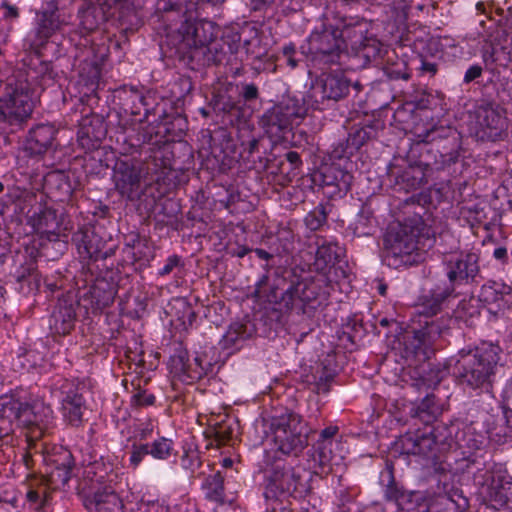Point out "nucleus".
I'll return each mask as SVG.
<instances>
[{"label":"nucleus","instance_id":"nucleus-11","mask_svg":"<svg viewBox=\"0 0 512 512\" xmlns=\"http://www.w3.org/2000/svg\"><path fill=\"white\" fill-rule=\"evenodd\" d=\"M350 83L342 72L324 74L319 83L308 92V98L312 99L311 109H324V102L338 101L349 92Z\"/></svg>","mask_w":512,"mask_h":512},{"label":"nucleus","instance_id":"nucleus-63","mask_svg":"<svg viewBox=\"0 0 512 512\" xmlns=\"http://www.w3.org/2000/svg\"><path fill=\"white\" fill-rule=\"evenodd\" d=\"M4 190V185L2 182H0V193Z\"/></svg>","mask_w":512,"mask_h":512},{"label":"nucleus","instance_id":"nucleus-57","mask_svg":"<svg viewBox=\"0 0 512 512\" xmlns=\"http://www.w3.org/2000/svg\"><path fill=\"white\" fill-rule=\"evenodd\" d=\"M423 69L426 70V71H429L431 73H436V65L435 64H432V63H424L423 64Z\"/></svg>","mask_w":512,"mask_h":512},{"label":"nucleus","instance_id":"nucleus-35","mask_svg":"<svg viewBox=\"0 0 512 512\" xmlns=\"http://www.w3.org/2000/svg\"><path fill=\"white\" fill-rule=\"evenodd\" d=\"M100 77V68L96 65H93L90 68V75L87 77V79H85L84 76L81 75V79L87 88V90L84 92V95H89L97 90L99 86Z\"/></svg>","mask_w":512,"mask_h":512},{"label":"nucleus","instance_id":"nucleus-41","mask_svg":"<svg viewBox=\"0 0 512 512\" xmlns=\"http://www.w3.org/2000/svg\"><path fill=\"white\" fill-rule=\"evenodd\" d=\"M98 291V286L93 287L92 295L96 299L97 308L103 309L110 306L114 301L115 291L112 288L105 290L102 297H99Z\"/></svg>","mask_w":512,"mask_h":512},{"label":"nucleus","instance_id":"nucleus-1","mask_svg":"<svg viewBox=\"0 0 512 512\" xmlns=\"http://www.w3.org/2000/svg\"><path fill=\"white\" fill-rule=\"evenodd\" d=\"M499 354L500 347L488 342H482L468 351L461 350L455 365L460 383L474 390L488 391L500 360Z\"/></svg>","mask_w":512,"mask_h":512},{"label":"nucleus","instance_id":"nucleus-34","mask_svg":"<svg viewBox=\"0 0 512 512\" xmlns=\"http://www.w3.org/2000/svg\"><path fill=\"white\" fill-rule=\"evenodd\" d=\"M171 371L178 376H186L189 372L188 359L186 353H179L171 357L170 360Z\"/></svg>","mask_w":512,"mask_h":512},{"label":"nucleus","instance_id":"nucleus-31","mask_svg":"<svg viewBox=\"0 0 512 512\" xmlns=\"http://www.w3.org/2000/svg\"><path fill=\"white\" fill-rule=\"evenodd\" d=\"M156 426L157 420L153 418L137 420L133 424V437L139 441L147 440L152 436Z\"/></svg>","mask_w":512,"mask_h":512},{"label":"nucleus","instance_id":"nucleus-19","mask_svg":"<svg viewBox=\"0 0 512 512\" xmlns=\"http://www.w3.org/2000/svg\"><path fill=\"white\" fill-rule=\"evenodd\" d=\"M316 244L317 251L313 266L317 272L327 276V279L331 281L328 275L340 256L341 247L337 242L320 237L317 238Z\"/></svg>","mask_w":512,"mask_h":512},{"label":"nucleus","instance_id":"nucleus-54","mask_svg":"<svg viewBox=\"0 0 512 512\" xmlns=\"http://www.w3.org/2000/svg\"><path fill=\"white\" fill-rule=\"evenodd\" d=\"M255 253L257 254V256L260 259H263V260H269L271 258V255L263 249H256Z\"/></svg>","mask_w":512,"mask_h":512},{"label":"nucleus","instance_id":"nucleus-44","mask_svg":"<svg viewBox=\"0 0 512 512\" xmlns=\"http://www.w3.org/2000/svg\"><path fill=\"white\" fill-rule=\"evenodd\" d=\"M481 214L482 212L478 210L477 208L471 209V208H462L461 209V215L465 218H467L468 222L471 225L478 224L481 222Z\"/></svg>","mask_w":512,"mask_h":512},{"label":"nucleus","instance_id":"nucleus-20","mask_svg":"<svg viewBox=\"0 0 512 512\" xmlns=\"http://www.w3.org/2000/svg\"><path fill=\"white\" fill-rule=\"evenodd\" d=\"M479 299L504 310L512 304V288L501 281H488L481 287Z\"/></svg>","mask_w":512,"mask_h":512},{"label":"nucleus","instance_id":"nucleus-39","mask_svg":"<svg viewBox=\"0 0 512 512\" xmlns=\"http://www.w3.org/2000/svg\"><path fill=\"white\" fill-rule=\"evenodd\" d=\"M155 396L145 390H139L131 396V406L133 407H147L155 403Z\"/></svg>","mask_w":512,"mask_h":512},{"label":"nucleus","instance_id":"nucleus-22","mask_svg":"<svg viewBox=\"0 0 512 512\" xmlns=\"http://www.w3.org/2000/svg\"><path fill=\"white\" fill-rule=\"evenodd\" d=\"M85 400L77 391H69L61 400L60 412L63 420L74 427L82 424Z\"/></svg>","mask_w":512,"mask_h":512},{"label":"nucleus","instance_id":"nucleus-38","mask_svg":"<svg viewBox=\"0 0 512 512\" xmlns=\"http://www.w3.org/2000/svg\"><path fill=\"white\" fill-rule=\"evenodd\" d=\"M189 372H187V378L190 380H196L202 378L208 370L207 364L203 363L200 356H196L192 363H189Z\"/></svg>","mask_w":512,"mask_h":512},{"label":"nucleus","instance_id":"nucleus-28","mask_svg":"<svg viewBox=\"0 0 512 512\" xmlns=\"http://www.w3.org/2000/svg\"><path fill=\"white\" fill-rule=\"evenodd\" d=\"M363 33V26L358 23L345 24L341 30L338 28L339 38L343 40V48L348 47V42H350L352 47L361 43L363 39Z\"/></svg>","mask_w":512,"mask_h":512},{"label":"nucleus","instance_id":"nucleus-5","mask_svg":"<svg viewBox=\"0 0 512 512\" xmlns=\"http://www.w3.org/2000/svg\"><path fill=\"white\" fill-rule=\"evenodd\" d=\"M267 444L284 455H299L308 445L306 423L295 413L283 414L272 419Z\"/></svg>","mask_w":512,"mask_h":512},{"label":"nucleus","instance_id":"nucleus-36","mask_svg":"<svg viewBox=\"0 0 512 512\" xmlns=\"http://www.w3.org/2000/svg\"><path fill=\"white\" fill-rule=\"evenodd\" d=\"M147 455H149V451L146 443L139 445L133 444L131 448V454L129 457V465L133 469H136Z\"/></svg>","mask_w":512,"mask_h":512},{"label":"nucleus","instance_id":"nucleus-18","mask_svg":"<svg viewBox=\"0 0 512 512\" xmlns=\"http://www.w3.org/2000/svg\"><path fill=\"white\" fill-rule=\"evenodd\" d=\"M57 130L53 125L40 124L29 131L25 150L31 155H42L53 145Z\"/></svg>","mask_w":512,"mask_h":512},{"label":"nucleus","instance_id":"nucleus-33","mask_svg":"<svg viewBox=\"0 0 512 512\" xmlns=\"http://www.w3.org/2000/svg\"><path fill=\"white\" fill-rule=\"evenodd\" d=\"M242 334V326H230L221 340L222 347L224 349L233 348L242 339Z\"/></svg>","mask_w":512,"mask_h":512},{"label":"nucleus","instance_id":"nucleus-58","mask_svg":"<svg viewBox=\"0 0 512 512\" xmlns=\"http://www.w3.org/2000/svg\"><path fill=\"white\" fill-rule=\"evenodd\" d=\"M287 63L291 68H295L297 66V61L294 59L293 56L287 57Z\"/></svg>","mask_w":512,"mask_h":512},{"label":"nucleus","instance_id":"nucleus-23","mask_svg":"<svg viewBox=\"0 0 512 512\" xmlns=\"http://www.w3.org/2000/svg\"><path fill=\"white\" fill-rule=\"evenodd\" d=\"M399 444L401 445L403 454L429 457L434 446V440L428 435L421 437L405 435L401 437Z\"/></svg>","mask_w":512,"mask_h":512},{"label":"nucleus","instance_id":"nucleus-48","mask_svg":"<svg viewBox=\"0 0 512 512\" xmlns=\"http://www.w3.org/2000/svg\"><path fill=\"white\" fill-rule=\"evenodd\" d=\"M341 173H342L341 180L338 183H336V186L340 190H344L345 192H347L350 189L352 175L348 172H341Z\"/></svg>","mask_w":512,"mask_h":512},{"label":"nucleus","instance_id":"nucleus-49","mask_svg":"<svg viewBox=\"0 0 512 512\" xmlns=\"http://www.w3.org/2000/svg\"><path fill=\"white\" fill-rule=\"evenodd\" d=\"M432 129H426L424 132H419L418 126H415V135L421 142H428Z\"/></svg>","mask_w":512,"mask_h":512},{"label":"nucleus","instance_id":"nucleus-25","mask_svg":"<svg viewBox=\"0 0 512 512\" xmlns=\"http://www.w3.org/2000/svg\"><path fill=\"white\" fill-rule=\"evenodd\" d=\"M440 334L441 328L438 324L434 321H426L424 327L414 331V340L417 342L414 345L416 352L422 351L426 353Z\"/></svg>","mask_w":512,"mask_h":512},{"label":"nucleus","instance_id":"nucleus-8","mask_svg":"<svg viewBox=\"0 0 512 512\" xmlns=\"http://www.w3.org/2000/svg\"><path fill=\"white\" fill-rule=\"evenodd\" d=\"M474 480L494 508L512 511V478L502 464H487L475 474Z\"/></svg>","mask_w":512,"mask_h":512},{"label":"nucleus","instance_id":"nucleus-26","mask_svg":"<svg viewBox=\"0 0 512 512\" xmlns=\"http://www.w3.org/2000/svg\"><path fill=\"white\" fill-rule=\"evenodd\" d=\"M75 318L76 313L72 306L59 308V310L53 314L55 331L60 334L69 333L74 327Z\"/></svg>","mask_w":512,"mask_h":512},{"label":"nucleus","instance_id":"nucleus-53","mask_svg":"<svg viewBox=\"0 0 512 512\" xmlns=\"http://www.w3.org/2000/svg\"><path fill=\"white\" fill-rule=\"evenodd\" d=\"M295 53V46L292 43H289L283 47V54L286 57L293 56Z\"/></svg>","mask_w":512,"mask_h":512},{"label":"nucleus","instance_id":"nucleus-46","mask_svg":"<svg viewBox=\"0 0 512 512\" xmlns=\"http://www.w3.org/2000/svg\"><path fill=\"white\" fill-rule=\"evenodd\" d=\"M441 308V300L436 298L432 301L431 305L425 304L423 306V310L420 311V314H424L425 316H433L440 311Z\"/></svg>","mask_w":512,"mask_h":512},{"label":"nucleus","instance_id":"nucleus-9","mask_svg":"<svg viewBox=\"0 0 512 512\" xmlns=\"http://www.w3.org/2000/svg\"><path fill=\"white\" fill-rule=\"evenodd\" d=\"M416 250V234L412 228L401 224L388 228L384 236V252L389 265L410 264Z\"/></svg>","mask_w":512,"mask_h":512},{"label":"nucleus","instance_id":"nucleus-3","mask_svg":"<svg viewBox=\"0 0 512 512\" xmlns=\"http://www.w3.org/2000/svg\"><path fill=\"white\" fill-rule=\"evenodd\" d=\"M47 461L54 466L49 479L32 476L24 485V506L41 512L49 501L51 490L64 487L71 478L74 460L71 452L62 447L56 448V452Z\"/></svg>","mask_w":512,"mask_h":512},{"label":"nucleus","instance_id":"nucleus-17","mask_svg":"<svg viewBox=\"0 0 512 512\" xmlns=\"http://www.w3.org/2000/svg\"><path fill=\"white\" fill-rule=\"evenodd\" d=\"M68 21L60 14L57 8L44 10L38 14V23L36 27L37 47L43 46L50 37L57 31H60Z\"/></svg>","mask_w":512,"mask_h":512},{"label":"nucleus","instance_id":"nucleus-15","mask_svg":"<svg viewBox=\"0 0 512 512\" xmlns=\"http://www.w3.org/2000/svg\"><path fill=\"white\" fill-rule=\"evenodd\" d=\"M469 506L463 492L451 487L444 493H439L430 499L426 512H465Z\"/></svg>","mask_w":512,"mask_h":512},{"label":"nucleus","instance_id":"nucleus-47","mask_svg":"<svg viewBox=\"0 0 512 512\" xmlns=\"http://www.w3.org/2000/svg\"><path fill=\"white\" fill-rule=\"evenodd\" d=\"M242 96L246 101L256 99L258 97V88L254 84H246L243 87Z\"/></svg>","mask_w":512,"mask_h":512},{"label":"nucleus","instance_id":"nucleus-62","mask_svg":"<svg viewBox=\"0 0 512 512\" xmlns=\"http://www.w3.org/2000/svg\"><path fill=\"white\" fill-rule=\"evenodd\" d=\"M329 460V457L325 454V452H322V459L321 462L324 463Z\"/></svg>","mask_w":512,"mask_h":512},{"label":"nucleus","instance_id":"nucleus-43","mask_svg":"<svg viewBox=\"0 0 512 512\" xmlns=\"http://www.w3.org/2000/svg\"><path fill=\"white\" fill-rule=\"evenodd\" d=\"M180 258L177 255H171L167 258L166 263L164 266L159 269L158 275L165 276L170 274L175 267L179 265Z\"/></svg>","mask_w":512,"mask_h":512},{"label":"nucleus","instance_id":"nucleus-51","mask_svg":"<svg viewBox=\"0 0 512 512\" xmlns=\"http://www.w3.org/2000/svg\"><path fill=\"white\" fill-rule=\"evenodd\" d=\"M493 256L497 260L506 261L507 260V249L502 246L497 247L493 252Z\"/></svg>","mask_w":512,"mask_h":512},{"label":"nucleus","instance_id":"nucleus-60","mask_svg":"<svg viewBox=\"0 0 512 512\" xmlns=\"http://www.w3.org/2000/svg\"><path fill=\"white\" fill-rule=\"evenodd\" d=\"M233 464V461L230 458H224L222 460V466L225 468L231 467Z\"/></svg>","mask_w":512,"mask_h":512},{"label":"nucleus","instance_id":"nucleus-13","mask_svg":"<svg viewBox=\"0 0 512 512\" xmlns=\"http://www.w3.org/2000/svg\"><path fill=\"white\" fill-rule=\"evenodd\" d=\"M506 127V118L498 108L480 106L475 112L474 133L481 140L498 139Z\"/></svg>","mask_w":512,"mask_h":512},{"label":"nucleus","instance_id":"nucleus-14","mask_svg":"<svg viewBox=\"0 0 512 512\" xmlns=\"http://www.w3.org/2000/svg\"><path fill=\"white\" fill-rule=\"evenodd\" d=\"M478 269V257L474 253L453 254L446 263L447 276L451 283L474 278Z\"/></svg>","mask_w":512,"mask_h":512},{"label":"nucleus","instance_id":"nucleus-21","mask_svg":"<svg viewBox=\"0 0 512 512\" xmlns=\"http://www.w3.org/2000/svg\"><path fill=\"white\" fill-rule=\"evenodd\" d=\"M28 224L33 228L34 232L54 241L59 236V221L57 214L50 208H44L38 213H34L28 219Z\"/></svg>","mask_w":512,"mask_h":512},{"label":"nucleus","instance_id":"nucleus-30","mask_svg":"<svg viewBox=\"0 0 512 512\" xmlns=\"http://www.w3.org/2000/svg\"><path fill=\"white\" fill-rule=\"evenodd\" d=\"M423 180V173L415 168H408L397 178L398 184H404L406 191L415 190L420 187Z\"/></svg>","mask_w":512,"mask_h":512},{"label":"nucleus","instance_id":"nucleus-52","mask_svg":"<svg viewBox=\"0 0 512 512\" xmlns=\"http://www.w3.org/2000/svg\"><path fill=\"white\" fill-rule=\"evenodd\" d=\"M5 16L6 17H17L18 16V10L17 8L13 7V6H10V5H5Z\"/></svg>","mask_w":512,"mask_h":512},{"label":"nucleus","instance_id":"nucleus-45","mask_svg":"<svg viewBox=\"0 0 512 512\" xmlns=\"http://www.w3.org/2000/svg\"><path fill=\"white\" fill-rule=\"evenodd\" d=\"M481 75L482 67L480 65H472L466 70L463 81L465 83H470L479 78Z\"/></svg>","mask_w":512,"mask_h":512},{"label":"nucleus","instance_id":"nucleus-55","mask_svg":"<svg viewBox=\"0 0 512 512\" xmlns=\"http://www.w3.org/2000/svg\"><path fill=\"white\" fill-rule=\"evenodd\" d=\"M250 249L249 248H246V247H240L238 248L237 252L235 253V255L239 258H243L244 256H246L248 253H249Z\"/></svg>","mask_w":512,"mask_h":512},{"label":"nucleus","instance_id":"nucleus-10","mask_svg":"<svg viewBox=\"0 0 512 512\" xmlns=\"http://www.w3.org/2000/svg\"><path fill=\"white\" fill-rule=\"evenodd\" d=\"M303 54L310 57L313 62L332 64L339 58L343 48V40L339 38L338 28H325L322 31H314L302 47Z\"/></svg>","mask_w":512,"mask_h":512},{"label":"nucleus","instance_id":"nucleus-61","mask_svg":"<svg viewBox=\"0 0 512 512\" xmlns=\"http://www.w3.org/2000/svg\"><path fill=\"white\" fill-rule=\"evenodd\" d=\"M80 134L81 135H79V141H80L81 145H84L85 144V142H84L85 139L83 137L84 131H81Z\"/></svg>","mask_w":512,"mask_h":512},{"label":"nucleus","instance_id":"nucleus-29","mask_svg":"<svg viewBox=\"0 0 512 512\" xmlns=\"http://www.w3.org/2000/svg\"><path fill=\"white\" fill-rule=\"evenodd\" d=\"M419 416L425 422H431L442 414V407L434 395H427L420 403Z\"/></svg>","mask_w":512,"mask_h":512},{"label":"nucleus","instance_id":"nucleus-64","mask_svg":"<svg viewBox=\"0 0 512 512\" xmlns=\"http://www.w3.org/2000/svg\"><path fill=\"white\" fill-rule=\"evenodd\" d=\"M0 37L2 38L3 41H5V36L2 35L1 33H0Z\"/></svg>","mask_w":512,"mask_h":512},{"label":"nucleus","instance_id":"nucleus-6","mask_svg":"<svg viewBox=\"0 0 512 512\" xmlns=\"http://www.w3.org/2000/svg\"><path fill=\"white\" fill-rule=\"evenodd\" d=\"M312 103L308 94L301 99L296 97L283 99L265 115V132L273 141H279L294 125L301 123Z\"/></svg>","mask_w":512,"mask_h":512},{"label":"nucleus","instance_id":"nucleus-27","mask_svg":"<svg viewBox=\"0 0 512 512\" xmlns=\"http://www.w3.org/2000/svg\"><path fill=\"white\" fill-rule=\"evenodd\" d=\"M149 455L156 460H167L174 451V441L170 438L160 436L151 443H146Z\"/></svg>","mask_w":512,"mask_h":512},{"label":"nucleus","instance_id":"nucleus-7","mask_svg":"<svg viewBox=\"0 0 512 512\" xmlns=\"http://www.w3.org/2000/svg\"><path fill=\"white\" fill-rule=\"evenodd\" d=\"M32 93L31 83L22 75L9 78L0 98V118L11 125L26 121L34 109Z\"/></svg>","mask_w":512,"mask_h":512},{"label":"nucleus","instance_id":"nucleus-40","mask_svg":"<svg viewBox=\"0 0 512 512\" xmlns=\"http://www.w3.org/2000/svg\"><path fill=\"white\" fill-rule=\"evenodd\" d=\"M181 466L183 469L188 470L193 474L201 467V460L197 452H184L181 457Z\"/></svg>","mask_w":512,"mask_h":512},{"label":"nucleus","instance_id":"nucleus-56","mask_svg":"<svg viewBox=\"0 0 512 512\" xmlns=\"http://www.w3.org/2000/svg\"><path fill=\"white\" fill-rule=\"evenodd\" d=\"M86 254L89 259H92L96 256L98 250L92 247L85 246Z\"/></svg>","mask_w":512,"mask_h":512},{"label":"nucleus","instance_id":"nucleus-42","mask_svg":"<svg viewBox=\"0 0 512 512\" xmlns=\"http://www.w3.org/2000/svg\"><path fill=\"white\" fill-rule=\"evenodd\" d=\"M338 427L337 426H328L323 429L320 433V438L318 440L319 448H325L327 444H331L333 437L337 434Z\"/></svg>","mask_w":512,"mask_h":512},{"label":"nucleus","instance_id":"nucleus-4","mask_svg":"<svg viewBox=\"0 0 512 512\" xmlns=\"http://www.w3.org/2000/svg\"><path fill=\"white\" fill-rule=\"evenodd\" d=\"M0 419L9 422L16 420L27 428H34L38 434L29 437L38 438L53 424L54 413L51 406L41 398L21 402L12 397L2 396L0 397Z\"/></svg>","mask_w":512,"mask_h":512},{"label":"nucleus","instance_id":"nucleus-50","mask_svg":"<svg viewBox=\"0 0 512 512\" xmlns=\"http://www.w3.org/2000/svg\"><path fill=\"white\" fill-rule=\"evenodd\" d=\"M286 159L289 163H291L294 166H298L301 164L300 156L295 151H290L286 154Z\"/></svg>","mask_w":512,"mask_h":512},{"label":"nucleus","instance_id":"nucleus-12","mask_svg":"<svg viewBox=\"0 0 512 512\" xmlns=\"http://www.w3.org/2000/svg\"><path fill=\"white\" fill-rule=\"evenodd\" d=\"M141 167L132 160H118L113 169V181L117 192L128 200L135 199L140 190Z\"/></svg>","mask_w":512,"mask_h":512},{"label":"nucleus","instance_id":"nucleus-2","mask_svg":"<svg viewBox=\"0 0 512 512\" xmlns=\"http://www.w3.org/2000/svg\"><path fill=\"white\" fill-rule=\"evenodd\" d=\"M265 497L302 498L311 490L310 472L302 465H291L283 459L271 461L270 453L265 452Z\"/></svg>","mask_w":512,"mask_h":512},{"label":"nucleus","instance_id":"nucleus-16","mask_svg":"<svg viewBox=\"0 0 512 512\" xmlns=\"http://www.w3.org/2000/svg\"><path fill=\"white\" fill-rule=\"evenodd\" d=\"M84 505L89 512H125L122 499L107 487L86 495Z\"/></svg>","mask_w":512,"mask_h":512},{"label":"nucleus","instance_id":"nucleus-24","mask_svg":"<svg viewBox=\"0 0 512 512\" xmlns=\"http://www.w3.org/2000/svg\"><path fill=\"white\" fill-rule=\"evenodd\" d=\"M201 490L207 500L223 503L225 499L224 476L219 471L208 475L201 484Z\"/></svg>","mask_w":512,"mask_h":512},{"label":"nucleus","instance_id":"nucleus-32","mask_svg":"<svg viewBox=\"0 0 512 512\" xmlns=\"http://www.w3.org/2000/svg\"><path fill=\"white\" fill-rule=\"evenodd\" d=\"M305 225L311 231L320 229L327 221V212L325 206L319 204L311 210L304 219Z\"/></svg>","mask_w":512,"mask_h":512},{"label":"nucleus","instance_id":"nucleus-37","mask_svg":"<svg viewBox=\"0 0 512 512\" xmlns=\"http://www.w3.org/2000/svg\"><path fill=\"white\" fill-rule=\"evenodd\" d=\"M189 372H187V378L190 380H196L202 378L208 370L207 364L203 363L200 356H196L192 363H189Z\"/></svg>","mask_w":512,"mask_h":512},{"label":"nucleus","instance_id":"nucleus-59","mask_svg":"<svg viewBox=\"0 0 512 512\" xmlns=\"http://www.w3.org/2000/svg\"><path fill=\"white\" fill-rule=\"evenodd\" d=\"M387 290V286L385 284H379L378 286V292L380 295L385 296Z\"/></svg>","mask_w":512,"mask_h":512}]
</instances>
